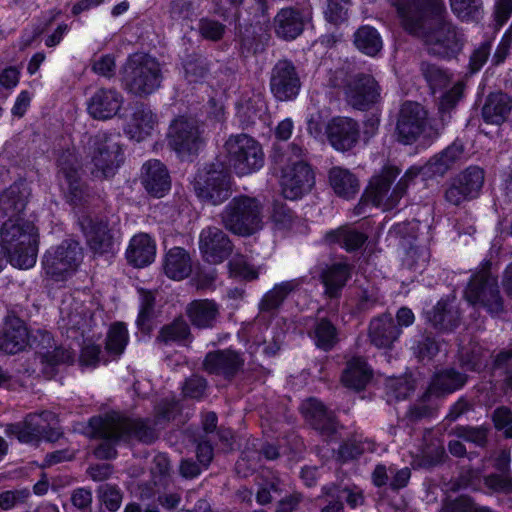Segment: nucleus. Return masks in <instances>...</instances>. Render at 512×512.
<instances>
[{"instance_id": "23", "label": "nucleus", "mask_w": 512, "mask_h": 512, "mask_svg": "<svg viewBox=\"0 0 512 512\" xmlns=\"http://www.w3.org/2000/svg\"><path fill=\"white\" fill-rule=\"evenodd\" d=\"M244 359L230 349L209 352L203 361V369L209 374L232 379L242 369Z\"/></svg>"}, {"instance_id": "30", "label": "nucleus", "mask_w": 512, "mask_h": 512, "mask_svg": "<svg viewBox=\"0 0 512 512\" xmlns=\"http://www.w3.org/2000/svg\"><path fill=\"white\" fill-rule=\"evenodd\" d=\"M26 205V189L22 184L14 183L0 194V220L23 219Z\"/></svg>"}, {"instance_id": "57", "label": "nucleus", "mask_w": 512, "mask_h": 512, "mask_svg": "<svg viewBox=\"0 0 512 512\" xmlns=\"http://www.w3.org/2000/svg\"><path fill=\"white\" fill-rule=\"evenodd\" d=\"M140 310L137 318V325L142 330H148V322L152 317L154 304H155V296L152 292L140 289Z\"/></svg>"}, {"instance_id": "13", "label": "nucleus", "mask_w": 512, "mask_h": 512, "mask_svg": "<svg viewBox=\"0 0 512 512\" xmlns=\"http://www.w3.org/2000/svg\"><path fill=\"white\" fill-rule=\"evenodd\" d=\"M106 431L114 439L123 441L137 440L145 444H151L157 437L156 429L149 420L131 419L118 413L106 415Z\"/></svg>"}, {"instance_id": "9", "label": "nucleus", "mask_w": 512, "mask_h": 512, "mask_svg": "<svg viewBox=\"0 0 512 512\" xmlns=\"http://www.w3.org/2000/svg\"><path fill=\"white\" fill-rule=\"evenodd\" d=\"M230 166L243 176L258 171L264 164V153L258 141L247 134L231 135L224 144Z\"/></svg>"}, {"instance_id": "1", "label": "nucleus", "mask_w": 512, "mask_h": 512, "mask_svg": "<svg viewBox=\"0 0 512 512\" xmlns=\"http://www.w3.org/2000/svg\"><path fill=\"white\" fill-rule=\"evenodd\" d=\"M404 29L421 39L430 55L451 59L464 46V35L446 19L441 0H391Z\"/></svg>"}, {"instance_id": "47", "label": "nucleus", "mask_w": 512, "mask_h": 512, "mask_svg": "<svg viewBox=\"0 0 512 512\" xmlns=\"http://www.w3.org/2000/svg\"><path fill=\"white\" fill-rule=\"evenodd\" d=\"M62 320L74 329H84L90 325L92 314L79 302H62L60 306Z\"/></svg>"}, {"instance_id": "60", "label": "nucleus", "mask_w": 512, "mask_h": 512, "mask_svg": "<svg viewBox=\"0 0 512 512\" xmlns=\"http://www.w3.org/2000/svg\"><path fill=\"white\" fill-rule=\"evenodd\" d=\"M349 7V0H327L325 17L333 24L342 23L348 18Z\"/></svg>"}, {"instance_id": "61", "label": "nucleus", "mask_w": 512, "mask_h": 512, "mask_svg": "<svg viewBox=\"0 0 512 512\" xmlns=\"http://www.w3.org/2000/svg\"><path fill=\"white\" fill-rule=\"evenodd\" d=\"M98 493L101 502L109 511L114 512L119 509L123 495L116 485L103 484L99 487Z\"/></svg>"}, {"instance_id": "16", "label": "nucleus", "mask_w": 512, "mask_h": 512, "mask_svg": "<svg viewBox=\"0 0 512 512\" xmlns=\"http://www.w3.org/2000/svg\"><path fill=\"white\" fill-rule=\"evenodd\" d=\"M301 82L295 66L287 60H280L271 71L270 89L277 100L294 99L300 90Z\"/></svg>"}, {"instance_id": "40", "label": "nucleus", "mask_w": 512, "mask_h": 512, "mask_svg": "<svg viewBox=\"0 0 512 512\" xmlns=\"http://www.w3.org/2000/svg\"><path fill=\"white\" fill-rule=\"evenodd\" d=\"M372 377V371L367 363L360 357H354L347 362V366L343 371L341 381L344 386L362 390Z\"/></svg>"}, {"instance_id": "59", "label": "nucleus", "mask_w": 512, "mask_h": 512, "mask_svg": "<svg viewBox=\"0 0 512 512\" xmlns=\"http://www.w3.org/2000/svg\"><path fill=\"white\" fill-rule=\"evenodd\" d=\"M368 450H372L370 442L356 439L348 440L340 446L338 450V458L345 462L359 457Z\"/></svg>"}, {"instance_id": "3", "label": "nucleus", "mask_w": 512, "mask_h": 512, "mask_svg": "<svg viewBox=\"0 0 512 512\" xmlns=\"http://www.w3.org/2000/svg\"><path fill=\"white\" fill-rule=\"evenodd\" d=\"M305 155L306 149L293 142L287 152L274 156L275 162L281 166L280 183L286 199H299L314 185V174L304 160Z\"/></svg>"}, {"instance_id": "21", "label": "nucleus", "mask_w": 512, "mask_h": 512, "mask_svg": "<svg viewBox=\"0 0 512 512\" xmlns=\"http://www.w3.org/2000/svg\"><path fill=\"white\" fill-rule=\"evenodd\" d=\"M124 97L115 88H99L87 100L88 114L97 120H108L118 114Z\"/></svg>"}, {"instance_id": "28", "label": "nucleus", "mask_w": 512, "mask_h": 512, "mask_svg": "<svg viewBox=\"0 0 512 512\" xmlns=\"http://www.w3.org/2000/svg\"><path fill=\"white\" fill-rule=\"evenodd\" d=\"M42 347L38 351L41 363L43 365V373L48 377H52L55 373V367L60 364H69L74 361L75 353L63 346H52L50 343L52 337L49 333L42 335Z\"/></svg>"}, {"instance_id": "14", "label": "nucleus", "mask_w": 512, "mask_h": 512, "mask_svg": "<svg viewBox=\"0 0 512 512\" xmlns=\"http://www.w3.org/2000/svg\"><path fill=\"white\" fill-rule=\"evenodd\" d=\"M195 119L179 118L170 126L168 134L169 146L181 157L195 155L204 145V138Z\"/></svg>"}, {"instance_id": "17", "label": "nucleus", "mask_w": 512, "mask_h": 512, "mask_svg": "<svg viewBox=\"0 0 512 512\" xmlns=\"http://www.w3.org/2000/svg\"><path fill=\"white\" fill-rule=\"evenodd\" d=\"M311 19V12L308 9L293 6L282 8L273 19L274 32L283 40H294L303 33Z\"/></svg>"}, {"instance_id": "35", "label": "nucleus", "mask_w": 512, "mask_h": 512, "mask_svg": "<svg viewBox=\"0 0 512 512\" xmlns=\"http://www.w3.org/2000/svg\"><path fill=\"white\" fill-rule=\"evenodd\" d=\"M464 151V143L457 139L440 153L431 157L425 165V169L431 174L443 176L463 159Z\"/></svg>"}, {"instance_id": "53", "label": "nucleus", "mask_w": 512, "mask_h": 512, "mask_svg": "<svg viewBox=\"0 0 512 512\" xmlns=\"http://www.w3.org/2000/svg\"><path fill=\"white\" fill-rule=\"evenodd\" d=\"M259 488L256 494V500L260 505H266L280 496L284 491V483L275 475L263 477L258 483Z\"/></svg>"}, {"instance_id": "26", "label": "nucleus", "mask_w": 512, "mask_h": 512, "mask_svg": "<svg viewBox=\"0 0 512 512\" xmlns=\"http://www.w3.org/2000/svg\"><path fill=\"white\" fill-rule=\"evenodd\" d=\"M142 184L149 194L163 197L170 189L169 173L159 160H149L142 166Z\"/></svg>"}, {"instance_id": "50", "label": "nucleus", "mask_w": 512, "mask_h": 512, "mask_svg": "<svg viewBox=\"0 0 512 512\" xmlns=\"http://www.w3.org/2000/svg\"><path fill=\"white\" fill-rule=\"evenodd\" d=\"M453 13L462 21H479L483 15L482 0H449Z\"/></svg>"}, {"instance_id": "39", "label": "nucleus", "mask_w": 512, "mask_h": 512, "mask_svg": "<svg viewBox=\"0 0 512 512\" xmlns=\"http://www.w3.org/2000/svg\"><path fill=\"white\" fill-rule=\"evenodd\" d=\"M368 236L352 226H341L326 233L325 241L328 244H338L347 252L360 249L367 241Z\"/></svg>"}, {"instance_id": "24", "label": "nucleus", "mask_w": 512, "mask_h": 512, "mask_svg": "<svg viewBox=\"0 0 512 512\" xmlns=\"http://www.w3.org/2000/svg\"><path fill=\"white\" fill-rule=\"evenodd\" d=\"M359 126L348 117L333 118L327 125V136L330 144L338 151L352 149L359 140Z\"/></svg>"}, {"instance_id": "27", "label": "nucleus", "mask_w": 512, "mask_h": 512, "mask_svg": "<svg viewBox=\"0 0 512 512\" xmlns=\"http://www.w3.org/2000/svg\"><path fill=\"white\" fill-rule=\"evenodd\" d=\"M401 333L402 330L390 314L375 317L369 324V339L378 348L390 349Z\"/></svg>"}, {"instance_id": "19", "label": "nucleus", "mask_w": 512, "mask_h": 512, "mask_svg": "<svg viewBox=\"0 0 512 512\" xmlns=\"http://www.w3.org/2000/svg\"><path fill=\"white\" fill-rule=\"evenodd\" d=\"M79 224L89 248L96 254H108L115 251V235L103 220L83 217Z\"/></svg>"}, {"instance_id": "42", "label": "nucleus", "mask_w": 512, "mask_h": 512, "mask_svg": "<svg viewBox=\"0 0 512 512\" xmlns=\"http://www.w3.org/2000/svg\"><path fill=\"white\" fill-rule=\"evenodd\" d=\"M329 182L334 192L345 199H351L359 192V181L349 170L333 167L329 171Z\"/></svg>"}, {"instance_id": "33", "label": "nucleus", "mask_w": 512, "mask_h": 512, "mask_svg": "<svg viewBox=\"0 0 512 512\" xmlns=\"http://www.w3.org/2000/svg\"><path fill=\"white\" fill-rule=\"evenodd\" d=\"M464 89L465 84L462 81H458L440 97L437 113L438 118H433L432 129L434 130V134H441L450 122L452 112L463 97Z\"/></svg>"}, {"instance_id": "34", "label": "nucleus", "mask_w": 512, "mask_h": 512, "mask_svg": "<svg viewBox=\"0 0 512 512\" xmlns=\"http://www.w3.org/2000/svg\"><path fill=\"white\" fill-rule=\"evenodd\" d=\"M155 255L156 244L146 233L133 236L126 251L128 262L138 268L151 264Z\"/></svg>"}, {"instance_id": "20", "label": "nucleus", "mask_w": 512, "mask_h": 512, "mask_svg": "<svg viewBox=\"0 0 512 512\" xmlns=\"http://www.w3.org/2000/svg\"><path fill=\"white\" fill-rule=\"evenodd\" d=\"M56 422L54 413L43 411L40 414H29L23 423L7 425L5 431L8 435L15 436L20 442L31 443L41 439L42 434L47 432V428L55 425Z\"/></svg>"}, {"instance_id": "22", "label": "nucleus", "mask_w": 512, "mask_h": 512, "mask_svg": "<svg viewBox=\"0 0 512 512\" xmlns=\"http://www.w3.org/2000/svg\"><path fill=\"white\" fill-rule=\"evenodd\" d=\"M30 345L28 328L16 316L7 317L0 329V350L6 354H17Z\"/></svg>"}, {"instance_id": "63", "label": "nucleus", "mask_w": 512, "mask_h": 512, "mask_svg": "<svg viewBox=\"0 0 512 512\" xmlns=\"http://www.w3.org/2000/svg\"><path fill=\"white\" fill-rule=\"evenodd\" d=\"M225 29L224 24L209 18H202L198 24V30L201 36L211 41H219L222 39Z\"/></svg>"}, {"instance_id": "2", "label": "nucleus", "mask_w": 512, "mask_h": 512, "mask_svg": "<svg viewBox=\"0 0 512 512\" xmlns=\"http://www.w3.org/2000/svg\"><path fill=\"white\" fill-rule=\"evenodd\" d=\"M0 248L12 266L20 269L33 267L38 250L36 227L24 218L5 220L0 228Z\"/></svg>"}, {"instance_id": "45", "label": "nucleus", "mask_w": 512, "mask_h": 512, "mask_svg": "<svg viewBox=\"0 0 512 512\" xmlns=\"http://www.w3.org/2000/svg\"><path fill=\"white\" fill-rule=\"evenodd\" d=\"M310 335L315 345L324 351H330L339 341L337 327L326 317L316 319Z\"/></svg>"}, {"instance_id": "43", "label": "nucleus", "mask_w": 512, "mask_h": 512, "mask_svg": "<svg viewBox=\"0 0 512 512\" xmlns=\"http://www.w3.org/2000/svg\"><path fill=\"white\" fill-rule=\"evenodd\" d=\"M355 47L365 55L374 57L383 48V41L376 28L370 25L360 26L353 35Z\"/></svg>"}, {"instance_id": "58", "label": "nucleus", "mask_w": 512, "mask_h": 512, "mask_svg": "<svg viewBox=\"0 0 512 512\" xmlns=\"http://www.w3.org/2000/svg\"><path fill=\"white\" fill-rule=\"evenodd\" d=\"M324 492L331 498H337L341 500L342 503L345 501L352 508H355L363 503V496L358 490H351L347 487L340 488L335 485H330L324 487Z\"/></svg>"}, {"instance_id": "56", "label": "nucleus", "mask_w": 512, "mask_h": 512, "mask_svg": "<svg viewBox=\"0 0 512 512\" xmlns=\"http://www.w3.org/2000/svg\"><path fill=\"white\" fill-rule=\"evenodd\" d=\"M273 221L278 229L298 230L301 220L296 217L293 211L283 204H276L272 214Z\"/></svg>"}, {"instance_id": "44", "label": "nucleus", "mask_w": 512, "mask_h": 512, "mask_svg": "<svg viewBox=\"0 0 512 512\" xmlns=\"http://www.w3.org/2000/svg\"><path fill=\"white\" fill-rule=\"evenodd\" d=\"M350 274V266L346 263L340 262L328 266L322 273L326 294L331 298L337 297L349 279Z\"/></svg>"}, {"instance_id": "29", "label": "nucleus", "mask_w": 512, "mask_h": 512, "mask_svg": "<svg viewBox=\"0 0 512 512\" xmlns=\"http://www.w3.org/2000/svg\"><path fill=\"white\" fill-rule=\"evenodd\" d=\"M191 324L199 329L213 328L220 317L219 305L209 299H198L190 302L185 309Z\"/></svg>"}, {"instance_id": "15", "label": "nucleus", "mask_w": 512, "mask_h": 512, "mask_svg": "<svg viewBox=\"0 0 512 512\" xmlns=\"http://www.w3.org/2000/svg\"><path fill=\"white\" fill-rule=\"evenodd\" d=\"M347 102L359 110H366L380 97L379 86L375 79L364 73L352 75L345 86Z\"/></svg>"}, {"instance_id": "62", "label": "nucleus", "mask_w": 512, "mask_h": 512, "mask_svg": "<svg viewBox=\"0 0 512 512\" xmlns=\"http://www.w3.org/2000/svg\"><path fill=\"white\" fill-rule=\"evenodd\" d=\"M170 469V461L167 455L159 453L154 456L150 470L154 478L155 485H166L170 474Z\"/></svg>"}, {"instance_id": "32", "label": "nucleus", "mask_w": 512, "mask_h": 512, "mask_svg": "<svg viewBox=\"0 0 512 512\" xmlns=\"http://www.w3.org/2000/svg\"><path fill=\"white\" fill-rule=\"evenodd\" d=\"M428 321L441 331H452L460 324V311L454 299H441L427 312Z\"/></svg>"}, {"instance_id": "11", "label": "nucleus", "mask_w": 512, "mask_h": 512, "mask_svg": "<svg viewBox=\"0 0 512 512\" xmlns=\"http://www.w3.org/2000/svg\"><path fill=\"white\" fill-rule=\"evenodd\" d=\"M465 298L469 303L480 305L493 315H499L504 311L497 279L488 269L472 276L465 290Z\"/></svg>"}, {"instance_id": "18", "label": "nucleus", "mask_w": 512, "mask_h": 512, "mask_svg": "<svg viewBox=\"0 0 512 512\" xmlns=\"http://www.w3.org/2000/svg\"><path fill=\"white\" fill-rule=\"evenodd\" d=\"M199 248L207 262L219 264L230 256L232 243L220 228L209 226L200 233Z\"/></svg>"}, {"instance_id": "36", "label": "nucleus", "mask_w": 512, "mask_h": 512, "mask_svg": "<svg viewBox=\"0 0 512 512\" xmlns=\"http://www.w3.org/2000/svg\"><path fill=\"white\" fill-rule=\"evenodd\" d=\"M164 273L173 280H182L192 271V261L189 253L181 247L171 248L163 261Z\"/></svg>"}, {"instance_id": "38", "label": "nucleus", "mask_w": 512, "mask_h": 512, "mask_svg": "<svg viewBox=\"0 0 512 512\" xmlns=\"http://www.w3.org/2000/svg\"><path fill=\"white\" fill-rule=\"evenodd\" d=\"M304 283V278H295L276 284L266 292L260 301L259 308L262 312H274L280 308L285 299Z\"/></svg>"}, {"instance_id": "55", "label": "nucleus", "mask_w": 512, "mask_h": 512, "mask_svg": "<svg viewBox=\"0 0 512 512\" xmlns=\"http://www.w3.org/2000/svg\"><path fill=\"white\" fill-rule=\"evenodd\" d=\"M454 180L464 187L468 193L477 197L484 184V171L477 166H470L456 176Z\"/></svg>"}, {"instance_id": "46", "label": "nucleus", "mask_w": 512, "mask_h": 512, "mask_svg": "<svg viewBox=\"0 0 512 512\" xmlns=\"http://www.w3.org/2000/svg\"><path fill=\"white\" fill-rule=\"evenodd\" d=\"M91 426L93 427L95 434L101 438V442L94 449V455L98 459H112L117 455V451L115 449V445L123 441V439H114L108 435V431H106V416L104 418L99 419H91Z\"/></svg>"}, {"instance_id": "37", "label": "nucleus", "mask_w": 512, "mask_h": 512, "mask_svg": "<svg viewBox=\"0 0 512 512\" xmlns=\"http://www.w3.org/2000/svg\"><path fill=\"white\" fill-rule=\"evenodd\" d=\"M60 174L65 178L74 201H80L83 194V186L79 176V163L75 154L67 150L58 159Z\"/></svg>"}, {"instance_id": "12", "label": "nucleus", "mask_w": 512, "mask_h": 512, "mask_svg": "<svg viewBox=\"0 0 512 512\" xmlns=\"http://www.w3.org/2000/svg\"><path fill=\"white\" fill-rule=\"evenodd\" d=\"M80 259L79 243L72 239H66L56 248L46 252L43 269L45 274L54 281H63L76 270Z\"/></svg>"}, {"instance_id": "48", "label": "nucleus", "mask_w": 512, "mask_h": 512, "mask_svg": "<svg viewBox=\"0 0 512 512\" xmlns=\"http://www.w3.org/2000/svg\"><path fill=\"white\" fill-rule=\"evenodd\" d=\"M127 343L128 331L126 326L121 322L111 325L106 337V353L113 358L119 357L124 352Z\"/></svg>"}, {"instance_id": "10", "label": "nucleus", "mask_w": 512, "mask_h": 512, "mask_svg": "<svg viewBox=\"0 0 512 512\" xmlns=\"http://www.w3.org/2000/svg\"><path fill=\"white\" fill-rule=\"evenodd\" d=\"M193 186L201 200L219 205L230 196V175L221 164H212L198 171Z\"/></svg>"}, {"instance_id": "8", "label": "nucleus", "mask_w": 512, "mask_h": 512, "mask_svg": "<svg viewBox=\"0 0 512 512\" xmlns=\"http://www.w3.org/2000/svg\"><path fill=\"white\" fill-rule=\"evenodd\" d=\"M417 174L416 170H408L400 178L392 192H389L392 182L399 175V170L395 167H385L379 176L371 180L367 197L375 206L382 207L384 210L393 209L405 195L410 182Z\"/></svg>"}, {"instance_id": "25", "label": "nucleus", "mask_w": 512, "mask_h": 512, "mask_svg": "<svg viewBox=\"0 0 512 512\" xmlns=\"http://www.w3.org/2000/svg\"><path fill=\"white\" fill-rule=\"evenodd\" d=\"M301 411L307 421L321 434L330 436L337 431L338 424L334 414L328 411L322 402L309 398L301 404Z\"/></svg>"}, {"instance_id": "6", "label": "nucleus", "mask_w": 512, "mask_h": 512, "mask_svg": "<svg viewBox=\"0 0 512 512\" xmlns=\"http://www.w3.org/2000/svg\"><path fill=\"white\" fill-rule=\"evenodd\" d=\"M221 218L232 233L249 236L262 227V206L255 198L235 197L226 205Z\"/></svg>"}, {"instance_id": "49", "label": "nucleus", "mask_w": 512, "mask_h": 512, "mask_svg": "<svg viewBox=\"0 0 512 512\" xmlns=\"http://www.w3.org/2000/svg\"><path fill=\"white\" fill-rule=\"evenodd\" d=\"M467 380L465 374L456 371L455 369H445L436 374L432 389L445 393H451L461 388Z\"/></svg>"}, {"instance_id": "64", "label": "nucleus", "mask_w": 512, "mask_h": 512, "mask_svg": "<svg viewBox=\"0 0 512 512\" xmlns=\"http://www.w3.org/2000/svg\"><path fill=\"white\" fill-rule=\"evenodd\" d=\"M30 496V491L27 488L7 490L0 494V508L9 510L19 504H23Z\"/></svg>"}, {"instance_id": "51", "label": "nucleus", "mask_w": 512, "mask_h": 512, "mask_svg": "<svg viewBox=\"0 0 512 512\" xmlns=\"http://www.w3.org/2000/svg\"><path fill=\"white\" fill-rule=\"evenodd\" d=\"M489 428L481 426L457 425L451 434L456 438L474 444L477 447H484L488 441Z\"/></svg>"}, {"instance_id": "4", "label": "nucleus", "mask_w": 512, "mask_h": 512, "mask_svg": "<svg viewBox=\"0 0 512 512\" xmlns=\"http://www.w3.org/2000/svg\"><path fill=\"white\" fill-rule=\"evenodd\" d=\"M121 74L124 89L138 97L154 93L160 87L163 78L160 63L146 53L130 55L122 67Z\"/></svg>"}, {"instance_id": "31", "label": "nucleus", "mask_w": 512, "mask_h": 512, "mask_svg": "<svg viewBox=\"0 0 512 512\" xmlns=\"http://www.w3.org/2000/svg\"><path fill=\"white\" fill-rule=\"evenodd\" d=\"M512 110V98L501 91L490 93L482 107V118L488 124L501 125Z\"/></svg>"}, {"instance_id": "54", "label": "nucleus", "mask_w": 512, "mask_h": 512, "mask_svg": "<svg viewBox=\"0 0 512 512\" xmlns=\"http://www.w3.org/2000/svg\"><path fill=\"white\" fill-rule=\"evenodd\" d=\"M421 72L433 91L446 87L452 79V75L448 70L429 62L421 64Z\"/></svg>"}, {"instance_id": "7", "label": "nucleus", "mask_w": 512, "mask_h": 512, "mask_svg": "<svg viewBox=\"0 0 512 512\" xmlns=\"http://www.w3.org/2000/svg\"><path fill=\"white\" fill-rule=\"evenodd\" d=\"M433 119H428L427 110L417 102H405L399 111L395 135L397 141L404 145L415 143L420 137L436 138L432 129Z\"/></svg>"}, {"instance_id": "5", "label": "nucleus", "mask_w": 512, "mask_h": 512, "mask_svg": "<svg viewBox=\"0 0 512 512\" xmlns=\"http://www.w3.org/2000/svg\"><path fill=\"white\" fill-rule=\"evenodd\" d=\"M87 156L90 173L98 180L114 177L124 163V151L117 137L105 132L89 138Z\"/></svg>"}, {"instance_id": "52", "label": "nucleus", "mask_w": 512, "mask_h": 512, "mask_svg": "<svg viewBox=\"0 0 512 512\" xmlns=\"http://www.w3.org/2000/svg\"><path fill=\"white\" fill-rule=\"evenodd\" d=\"M190 337V327L182 318L175 319L172 323L161 328L157 336V341L169 344L171 342H181Z\"/></svg>"}, {"instance_id": "41", "label": "nucleus", "mask_w": 512, "mask_h": 512, "mask_svg": "<svg viewBox=\"0 0 512 512\" xmlns=\"http://www.w3.org/2000/svg\"><path fill=\"white\" fill-rule=\"evenodd\" d=\"M156 116L149 107L140 105L136 107L127 127V133L136 141L143 140L150 135L156 125Z\"/></svg>"}]
</instances>
